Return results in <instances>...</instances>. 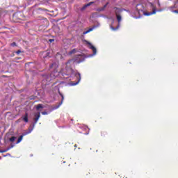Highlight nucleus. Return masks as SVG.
Instances as JSON below:
<instances>
[{
    "label": "nucleus",
    "mask_w": 178,
    "mask_h": 178,
    "mask_svg": "<svg viewBox=\"0 0 178 178\" xmlns=\"http://www.w3.org/2000/svg\"><path fill=\"white\" fill-rule=\"evenodd\" d=\"M84 56L78 55L74 57V58L69 60L66 63L67 67H65L66 73L61 74L63 76H70V77H75L77 80L76 83H71V86H77L79 83H80V80H81V75L77 70H74L72 69V65H74V63H81V62H84Z\"/></svg>",
    "instance_id": "f257e3e1"
},
{
    "label": "nucleus",
    "mask_w": 178,
    "mask_h": 178,
    "mask_svg": "<svg viewBox=\"0 0 178 178\" xmlns=\"http://www.w3.org/2000/svg\"><path fill=\"white\" fill-rule=\"evenodd\" d=\"M125 10L128 12V13H130L131 16L135 19H140L143 15L145 16H151V15H155V13H156V9L155 8L153 9L152 12H145L144 6L140 3L137 4L131 11L129 10Z\"/></svg>",
    "instance_id": "f03ea898"
},
{
    "label": "nucleus",
    "mask_w": 178,
    "mask_h": 178,
    "mask_svg": "<svg viewBox=\"0 0 178 178\" xmlns=\"http://www.w3.org/2000/svg\"><path fill=\"white\" fill-rule=\"evenodd\" d=\"M40 116L41 114L40 112L35 114L34 124L29 127L28 131H24L23 136H27V134H30V133L33 131L34 126H35L37 122H38V119H40Z\"/></svg>",
    "instance_id": "7ed1b4c3"
},
{
    "label": "nucleus",
    "mask_w": 178,
    "mask_h": 178,
    "mask_svg": "<svg viewBox=\"0 0 178 178\" xmlns=\"http://www.w3.org/2000/svg\"><path fill=\"white\" fill-rule=\"evenodd\" d=\"M33 67L40 69V66L35 65V64L33 63L30 62L25 64V69L27 72H33Z\"/></svg>",
    "instance_id": "20e7f679"
},
{
    "label": "nucleus",
    "mask_w": 178,
    "mask_h": 178,
    "mask_svg": "<svg viewBox=\"0 0 178 178\" xmlns=\"http://www.w3.org/2000/svg\"><path fill=\"white\" fill-rule=\"evenodd\" d=\"M86 44H88V45H89L88 48L90 49H92L93 54H90L89 56V58H91L92 56H95V55H97V48H95V47H94L91 42L86 41Z\"/></svg>",
    "instance_id": "39448f33"
},
{
    "label": "nucleus",
    "mask_w": 178,
    "mask_h": 178,
    "mask_svg": "<svg viewBox=\"0 0 178 178\" xmlns=\"http://www.w3.org/2000/svg\"><path fill=\"white\" fill-rule=\"evenodd\" d=\"M59 95H60V97L62 98L61 102L58 104L52 106L51 111H55V110L58 109L60 106V105H62V104H63V99H65V97L63 96V95L62 93H60V92H59Z\"/></svg>",
    "instance_id": "423d86ee"
},
{
    "label": "nucleus",
    "mask_w": 178,
    "mask_h": 178,
    "mask_svg": "<svg viewBox=\"0 0 178 178\" xmlns=\"http://www.w3.org/2000/svg\"><path fill=\"white\" fill-rule=\"evenodd\" d=\"M58 67H59V65L57 63H53L49 65V70H52L54 73H58Z\"/></svg>",
    "instance_id": "0eeeda50"
},
{
    "label": "nucleus",
    "mask_w": 178,
    "mask_h": 178,
    "mask_svg": "<svg viewBox=\"0 0 178 178\" xmlns=\"http://www.w3.org/2000/svg\"><path fill=\"white\" fill-rule=\"evenodd\" d=\"M114 9H115V12L117 20H118V23H120V22H122V16L118 14L120 12V10L118 7H115Z\"/></svg>",
    "instance_id": "6e6552de"
},
{
    "label": "nucleus",
    "mask_w": 178,
    "mask_h": 178,
    "mask_svg": "<svg viewBox=\"0 0 178 178\" xmlns=\"http://www.w3.org/2000/svg\"><path fill=\"white\" fill-rule=\"evenodd\" d=\"M108 5H109V3L107 2L103 7L97 8L96 9L97 12H104V10L106 9V7L108 6Z\"/></svg>",
    "instance_id": "1a4fd4ad"
},
{
    "label": "nucleus",
    "mask_w": 178,
    "mask_h": 178,
    "mask_svg": "<svg viewBox=\"0 0 178 178\" xmlns=\"http://www.w3.org/2000/svg\"><path fill=\"white\" fill-rule=\"evenodd\" d=\"M92 3H94V2L91 1L87 4H85L82 8H81V12H83V10H86V9H87V8H88V6H91V5H92Z\"/></svg>",
    "instance_id": "9d476101"
},
{
    "label": "nucleus",
    "mask_w": 178,
    "mask_h": 178,
    "mask_svg": "<svg viewBox=\"0 0 178 178\" xmlns=\"http://www.w3.org/2000/svg\"><path fill=\"white\" fill-rule=\"evenodd\" d=\"M94 29H97V26H94L90 28L86 31H83V35H86V34H88V33H90V31H92V30H94Z\"/></svg>",
    "instance_id": "9b49d317"
},
{
    "label": "nucleus",
    "mask_w": 178,
    "mask_h": 178,
    "mask_svg": "<svg viewBox=\"0 0 178 178\" xmlns=\"http://www.w3.org/2000/svg\"><path fill=\"white\" fill-rule=\"evenodd\" d=\"M43 58H44V59H45V58H48V56H49V54H50V52H49V50H47V51H43Z\"/></svg>",
    "instance_id": "f8f14e48"
},
{
    "label": "nucleus",
    "mask_w": 178,
    "mask_h": 178,
    "mask_svg": "<svg viewBox=\"0 0 178 178\" xmlns=\"http://www.w3.org/2000/svg\"><path fill=\"white\" fill-rule=\"evenodd\" d=\"M111 30H113V31H116V30H118V29H119V27H120V24H118V25L117 26V27H113V26L111 25L110 26Z\"/></svg>",
    "instance_id": "ddd939ff"
},
{
    "label": "nucleus",
    "mask_w": 178,
    "mask_h": 178,
    "mask_svg": "<svg viewBox=\"0 0 178 178\" xmlns=\"http://www.w3.org/2000/svg\"><path fill=\"white\" fill-rule=\"evenodd\" d=\"M34 2V0H26V6H29V5L33 4Z\"/></svg>",
    "instance_id": "4468645a"
},
{
    "label": "nucleus",
    "mask_w": 178,
    "mask_h": 178,
    "mask_svg": "<svg viewBox=\"0 0 178 178\" xmlns=\"http://www.w3.org/2000/svg\"><path fill=\"white\" fill-rule=\"evenodd\" d=\"M42 108H44V106H42V104H38L36 106V111H40V109H42Z\"/></svg>",
    "instance_id": "2eb2a0df"
},
{
    "label": "nucleus",
    "mask_w": 178,
    "mask_h": 178,
    "mask_svg": "<svg viewBox=\"0 0 178 178\" xmlns=\"http://www.w3.org/2000/svg\"><path fill=\"white\" fill-rule=\"evenodd\" d=\"M22 140H23V135H21L19 138L17 139L16 144H19V143H21Z\"/></svg>",
    "instance_id": "dca6fc26"
},
{
    "label": "nucleus",
    "mask_w": 178,
    "mask_h": 178,
    "mask_svg": "<svg viewBox=\"0 0 178 178\" xmlns=\"http://www.w3.org/2000/svg\"><path fill=\"white\" fill-rule=\"evenodd\" d=\"M77 52V49H73L72 50H71L69 54L70 55H72V54H76Z\"/></svg>",
    "instance_id": "f3484780"
},
{
    "label": "nucleus",
    "mask_w": 178,
    "mask_h": 178,
    "mask_svg": "<svg viewBox=\"0 0 178 178\" xmlns=\"http://www.w3.org/2000/svg\"><path fill=\"white\" fill-rule=\"evenodd\" d=\"M15 140H16V136H12V137L10 138V141L11 143H15Z\"/></svg>",
    "instance_id": "a211bd4d"
},
{
    "label": "nucleus",
    "mask_w": 178,
    "mask_h": 178,
    "mask_svg": "<svg viewBox=\"0 0 178 178\" xmlns=\"http://www.w3.org/2000/svg\"><path fill=\"white\" fill-rule=\"evenodd\" d=\"M20 15V13H15L14 15H13V19H16V17H19V15Z\"/></svg>",
    "instance_id": "6ab92c4d"
},
{
    "label": "nucleus",
    "mask_w": 178,
    "mask_h": 178,
    "mask_svg": "<svg viewBox=\"0 0 178 178\" xmlns=\"http://www.w3.org/2000/svg\"><path fill=\"white\" fill-rule=\"evenodd\" d=\"M23 120H24V122H26V123H27V122H29V118H27V115H26L23 118Z\"/></svg>",
    "instance_id": "aec40b11"
},
{
    "label": "nucleus",
    "mask_w": 178,
    "mask_h": 178,
    "mask_svg": "<svg viewBox=\"0 0 178 178\" xmlns=\"http://www.w3.org/2000/svg\"><path fill=\"white\" fill-rule=\"evenodd\" d=\"M8 151H9V148H8V149H4V150H1V151H0V152H2V153H3V152H8Z\"/></svg>",
    "instance_id": "412c9836"
},
{
    "label": "nucleus",
    "mask_w": 178,
    "mask_h": 178,
    "mask_svg": "<svg viewBox=\"0 0 178 178\" xmlns=\"http://www.w3.org/2000/svg\"><path fill=\"white\" fill-rule=\"evenodd\" d=\"M11 47H16V42H13L10 44Z\"/></svg>",
    "instance_id": "4be33fe9"
},
{
    "label": "nucleus",
    "mask_w": 178,
    "mask_h": 178,
    "mask_svg": "<svg viewBox=\"0 0 178 178\" xmlns=\"http://www.w3.org/2000/svg\"><path fill=\"white\" fill-rule=\"evenodd\" d=\"M54 41H55V40H54V39H49V42H50V43L54 42Z\"/></svg>",
    "instance_id": "5701e85b"
},
{
    "label": "nucleus",
    "mask_w": 178,
    "mask_h": 178,
    "mask_svg": "<svg viewBox=\"0 0 178 178\" xmlns=\"http://www.w3.org/2000/svg\"><path fill=\"white\" fill-rule=\"evenodd\" d=\"M42 115H48V113L47 111L42 112Z\"/></svg>",
    "instance_id": "b1692460"
},
{
    "label": "nucleus",
    "mask_w": 178,
    "mask_h": 178,
    "mask_svg": "<svg viewBox=\"0 0 178 178\" xmlns=\"http://www.w3.org/2000/svg\"><path fill=\"white\" fill-rule=\"evenodd\" d=\"M20 52H22V51L18 50V51H17L16 54H20Z\"/></svg>",
    "instance_id": "393cba45"
},
{
    "label": "nucleus",
    "mask_w": 178,
    "mask_h": 178,
    "mask_svg": "<svg viewBox=\"0 0 178 178\" xmlns=\"http://www.w3.org/2000/svg\"><path fill=\"white\" fill-rule=\"evenodd\" d=\"M173 12H174V13H178V10H175Z\"/></svg>",
    "instance_id": "a878e982"
},
{
    "label": "nucleus",
    "mask_w": 178,
    "mask_h": 178,
    "mask_svg": "<svg viewBox=\"0 0 178 178\" xmlns=\"http://www.w3.org/2000/svg\"><path fill=\"white\" fill-rule=\"evenodd\" d=\"M44 76H45L47 79H49L48 75H44Z\"/></svg>",
    "instance_id": "bb28decb"
},
{
    "label": "nucleus",
    "mask_w": 178,
    "mask_h": 178,
    "mask_svg": "<svg viewBox=\"0 0 178 178\" xmlns=\"http://www.w3.org/2000/svg\"><path fill=\"white\" fill-rule=\"evenodd\" d=\"M58 56H60V58H62V55H60V54H58Z\"/></svg>",
    "instance_id": "cd10ccee"
},
{
    "label": "nucleus",
    "mask_w": 178,
    "mask_h": 178,
    "mask_svg": "<svg viewBox=\"0 0 178 178\" xmlns=\"http://www.w3.org/2000/svg\"><path fill=\"white\" fill-rule=\"evenodd\" d=\"M74 147H77V145H75Z\"/></svg>",
    "instance_id": "c85d7f7f"
},
{
    "label": "nucleus",
    "mask_w": 178,
    "mask_h": 178,
    "mask_svg": "<svg viewBox=\"0 0 178 178\" xmlns=\"http://www.w3.org/2000/svg\"><path fill=\"white\" fill-rule=\"evenodd\" d=\"M59 74H62V72H59Z\"/></svg>",
    "instance_id": "c756f323"
}]
</instances>
